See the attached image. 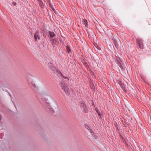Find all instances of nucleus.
<instances>
[{
    "instance_id": "obj_4",
    "label": "nucleus",
    "mask_w": 151,
    "mask_h": 151,
    "mask_svg": "<svg viewBox=\"0 0 151 151\" xmlns=\"http://www.w3.org/2000/svg\"><path fill=\"white\" fill-rule=\"evenodd\" d=\"M137 43L139 46V47L141 49H143L144 48V45L142 39L140 38H137L136 40Z\"/></svg>"
},
{
    "instance_id": "obj_16",
    "label": "nucleus",
    "mask_w": 151,
    "mask_h": 151,
    "mask_svg": "<svg viewBox=\"0 0 151 151\" xmlns=\"http://www.w3.org/2000/svg\"><path fill=\"white\" fill-rule=\"evenodd\" d=\"M120 86L121 87V88H122V89L123 90V91H125V90H124V86H123V85H120Z\"/></svg>"
},
{
    "instance_id": "obj_15",
    "label": "nucleus",
    "mask_w": 151,
    "mask_h": 151,
    "mask_svg": "<svg viewBox=\"0 0 151 151\" xmlns=\"http://www.w3.org/2000/svg\"><path fill=\"white\" fill-rule=\"evenodd\" d=\"M83 110L85 113H87L88 112V110L86 108V106L85 108H84Z\"/></svg>"
},
{
    "instance_id": "obj_13",
    "label": "nucleus",
    "mask_w": 151,
    "mask_h": 151,
    "mask_svg": "<svg viewBox=\"0 0 151 151\" xmlns=\"http://www.w3.org/2000/svg\"><path fill=\"white\" fill-rule=\"evenodd\" d=\"M57 75H58L60 76H62L65 79H68L67 77H65V76H63V75L61 74V73H60V74L57 73Z\"/></svg>"
},
{
    "instance_id": "obj_5",
    "label": "nucleus",
    "mask_w": 151,
    "mask_h": 151,
    "mask_svg": "<svg viewBox=\"0 0 151 151\" xmlns=\"http://www.w3.org/2000/svg\"><path fill=\"white\" fill-rule=\"evenodd\" d=\"M50 40L51 41H52V44L53 47H55L56 45V43H58V41L57 40H56L55 39H50Z\"/></svg>"
},
{
    "instance_id": "obj_9",
    "label": "nucleus",
    "mask_w": 151,
    "mask_h": 151,
    "mask_svg": "<svg viewBox=\"0 0 151 151\" xmlns=\"http://www.w3.org/2000/svg\"><path fill=\"white\" fill-rule=\"evenodd\" d=\"M49 35L50 37L53 38L55 36V35L54 33L51 31H49Z\"/></svg>"
},
{
    "instance_id": "obj_18",
    "label": "nucleus",
    "mask_w": 151,
    "mask_h": 151,
    "mask_svg": "<svg viewBox=\"0 0 151 151\" xmlns=\"http://www.w3.org/2000/svg\"><path fill=\"white\" fill-rule=\"evenodd\" d=\"M34 38H35V40H36H36H37V36H36V35H35L34 36Z\"/></svg>"
},
{
    "instance_id": "obj_14",
    "label": "nucleus",
    "mask_w": 151,
    "mask_h": 151,
    "mask_svg": "<svg viewBox=\"0 0 151 151\" xmlns=\"http://www.w3.org/2000/svg\"><path fill=\"white\" fill-rule=\"evenodd\" d=\"M80 106L81 107H82L83 108H85L86 106L83 103H81V104Z\"/></svg>"
},
{
    "instance_id": "obj_12",
    "label": "nucleus",
    "mask_w": 151,
    "mask_h": 151,
    "mask_svg": "<svg viewBox=\"0 0 151 151\" xmlns=\"http://www.w3.org/2000/svg\"><path fill=\"white\" fill-rule=\"evenodd\" d=\"M117 63H118V65L119 66L120 68L122 69H124V70L126 71L125 68H123V67L122 66L121 63H120L118 61L117 62Z\"/></svg>"
},
{
    "instance_id": "obj_11",
    "label": "nucleus",
    "mask_w": 151,
    "mask_h": 151,
    "mask_svg": "<svg viewBox=\"0 0 151 151\" xmlns=\"http://www.w3.org/2000/svg\"><path fill=\"white\" fill-rule=\"evenodd\" d=\"M82 23L86 27L87 26V21L86 20H82Z\"/></svg>"
},
{
    "instance_id": "obj_10",
    "label": "nucleus",
    "mask_w": 151,
    "mask_h": 151,
    "mask_svg": "<svg viewBox=\"0 0 151 151\" xmlns=\"http://www.w3.org/2000/svg\"><path fill=\"white\" fill-rule=\"evenodd\" d=\"M95 109L96 111L98 113L99 115L101 116L102 115L101 112H100L98 109H97L96 108H95Z\"/></svg>"
},
{
    "instance_id": "obj_20",
    "label": "nucleus",
    "mask_w": 151,
    "mask_h": 151,
    "mask_svg": "<svg viewBox=\"0 0 151 151\" xmlns=\"http://www.w3.org/2000/svg\"><path fill=\"white\" fill-rule=\"evenodd\" d=\"M49 5H50V6L51 7H52L51 6V4L50 3H49Z\"/></svg>"
},
{
    "instance_id": "obj_21",
    "label": "nucleus",
    "mask_w": 151,
    "mask_h": 151,
    "mask_svg": "<svg viewBox=\"0 0 151 151\" xmlns=\"http://www.w3.org/2000/svg\"><path fill=\"white\" fill-rule=\"evenodd\" d=\"M52 9L53 10L54 9L52 8Z\"/></svg>"
},
{
    "instance_id": "obj_7",
    "label": "nucleus",
    "mask_w": 151,
    "mask_h": 151,
    "mask_svg": "<svg viewBox=\"0 0 151 151\" xmlns=\"http://www.w3.org/2000/svg\"><path fill=\"white\" fill-rule=\"evenodd\" d=\"M66 52L69 55H70V53H71L70 47L67 46H66Z\"/></svg>"
},
{
    "instance_id": "obj_6",
    "label": "nucleus",
    "mask_w": 151,
    "mask_h": 151,
    "mask_svg": "<svg viewBox=\"0 0 151 151\" xmlns=\"http://www.w3.org/2000/svg\"><path fill=\"white\" fill-rule=\"evenodd\" d=\"M112 40H113V42L114 43V44L115 45V47L117 49L118 48V47H119V46H118V45L117 43V41L114 38L112 39Z\"/></svg>"
},
{
    "instance_id": "obj_2",
    "label": "nucleus",
    "mask_w": 151,
    "mask_h": 151,
    "mask_svg": "<svg viewBox=\"0 0 151 151\" xmlns=\"http://www.w3.org/2000/svg\"><path fill=\"white\" fill-rule=\"evenodd\" d=\"M48 66L51 70L53 72L57 74L60 73V72L56 70V69L53 65L51 63H48Z\"/></svg>"
},
{
    "instance_id": "obj_3",
    "label": "nucleus",
    "mask_w": 151,
    "mask_h": 151,
    "mask_svg": "<svg viewBox=\"0 0 151 151\" xmlns=\"http://www.w3.org/2000/svg\"><path fill=\"white\" fill-rule=\"evenodd\" d=\"M45 108L46 111L50 114H52L54 113V111L50 106L49 104L46 103L45 105Z\"/></svg>"
},
{
    "instance_id": "obj_19",
    "label": "nucleus",
    "mask_w": 151,
    "mask_h": 151,
    "mask_svg": "<svg viewBox=\"0 0 151 151\" xmlns=\"http://www.w3.org/2000/svg\"><path fill=\"white\" fill-rule=\"evenodd\" d=\"M13 4L14 6H15L16 5V3L14 2H13Z\"/></svg>"
},
{
    "instance_id": "obj_8",
    "label": "nucleus",
    "mask_w": 151,
    "mask_h": 151,
    "mask_svg": "<svg viewBox=\"0 0 151 151\" xmlns=\"http://www.w3.org/2000/svg\"><path fill=\"white\" fill-rule=\"evenodd\" d=\"M38 4L42 8H43L44 5L42 2L41 0H38Z\"/></svg>"
},
{
    "instance_id": "obj_17",
    "label": "nucleus",
    "mask_w": 151,
    "mask_h": 151,
    "mask_svg": "<svg viewBox=\"0 0 151 151\" xmlns=\"http://www.w3.org/2000/svg\"><path fill=\"white\" fill-rule=\"evenodd\" d=\"M109 45L110 47H112L113 46L112 44L110 42H109Z\"/></svg>"
},
{
    "instance_id": "obj_1",
    "label": "nucleus",
    "mask_w": 151,
    "mask_h": 151,
    "mask_svg": "<svg viewBox=\"0 0 151 151\" xmlns=\"http://www.w3.org/2000/svg\"><path fill=\"white\" fill-rule=\"evenodd\" d=\"M60 86L62 88L64 91L68 95H69L70 92L69 88L66 86L65 85L63 82L60 83Z\"/></svg>"
}]
</instances>
